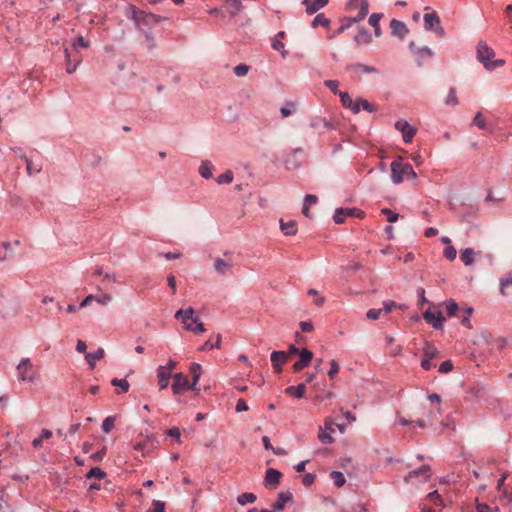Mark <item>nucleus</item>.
<instances>
[{
    "label": "nucleus",
    "mask_w": 512,
    "mask_h": 512,
    "mask_svg": "<svg viewBox=\"0 0 512 512\" xmlns=\"http://www.w3.org/2000/svg\"><path fill=\"white\" fill-rule=\"evenodd\" d=\"M431 468L429 465H423L420 468L410 471L405 477L404 481L412 485L427 482L431 477Z\"/></svg>",
    "instance_id": "nucleus-5"
},
{
    "label": "nucleus",
    "mask_w": 512,
    "mask_h": 512,
    "mask_svg": "<svg viewBox=\"0 0 512 512\" xmlns=\"http://www.w3.org/2000/svg\"><path fill=\"white\" fill-rule=\"evenodd\" d=\"M443 254L448 260L453 261L457 256V251L452 245H449L445 247Z\"/></svg>",
    "instance_id": "nucleus-58"
},
{
    "label": "nucleus",
    "mask_w": 512,
    "mask_h": 512,
    "mask_svg": "<svg viewBox=\"0 0 512 512\" xmlns=\"http://www.w3.org/2000/svg\"><path fill=\"white\" fill-rule=\"evenodd\" d=\"M325 86L327 88H329L334 94H338L339 95V90H338V87H339V82L337 80H326L324 82Z\"/></svg>",
    "instance_id": "nucleus-62"
},
{
    "label": "nucleus",
    "mask_w": 512,
    "mask_h": 512,
    "mask_svg": "<svg viewBox=\"0 0 512 512\" xmlns=\"http://www.w3.org/2000/svg\"><path fill=\"white\" fill-rule=\"evenodd\" d=\"M339 97H340V101H341L342 105L346 109H350V107H352V103H353L354 100L349 95V93H347V92H339Z\"/></svg>",
    "instance_id": "nucleus-50"
},
{
    "label": "nucleus",
    "mask_w": 512,
    "mask_h": 512,
    "mask_svg": "<svg viewBox=\"0 0 512 512\" xmlns=\"http://www.w3.org/2000/svg\"><path fill=\"white\" fill-rule=\"evenodd\" d=\"M354 41L357 44H369L372 41V37L366 29L361 28L357 35L354 37Z\"/></svg>",
    "instance_id": "nucleus-34"
},
{
    "label": "nucleus",
    "mask_w": 512,
    "mask_h": 512,
    "mask_svg": "<svg viewBox=\"0 0 512 512\" xmlns=\"http://www.w3.org/2000/svg\"><path fill=\"white\" fill-rule=\"evenodd\" d=\"M445 307H446L447 314L450 317L456 315V313L459 309L458 304L453 299H449V300L445 301Z\"/></svg>",
    "instance_id": "nucleus-47"
},
{
    "label": "nucleus",
    "mask_w": 512,
    "mask_h": 512,
    "mask_svg": "<svg viewBox=\"0 0 512 512\" xmlns=\"http://www.w3.org/2000/svg\"><path fill=\"white\" fill-rule=\"evenodd\" d=\"M394 128L402 135L404 143H411L417 133V128L405 119H399L394 123Z\"/></svg>",
    "instance_id": "nucleus-7"
},
{
    "label": "nucleus",
    "mask_w": 512,
    "mask_h": 512,
    "mask_svg": "<svg viewBox=\"0 0 512 512\" xmlns=\"http://www.w3.org/2000/svg\"><path fill=\"white\" fill-rule=\"evenodd\" d=\"M316 202H317V197L315 195L308 194L305 196L302 212L306 217H308V218L310 217L309 207L312 204H315Z\"/></svg>",
    "instance_id": "nucleus-38"
},
{
    "label": "nucleus",
    "mask_w": 512,
    "mask_h": 512,
    "mask_svg": "<svg viewBox=\"0 0 512 512\" xmlns=\"http://www.w3.org/2000/svg\"><path fill=\"white\" fill-rule=\"evenodd\" d=\"M280 228L281 231L287 236H293L297 233V223L293 220H289L287 222L281 220Z\"/></svg>",
    "instance_id": "nucleus-32"
},
{
    "label": "nucleus",
    "mask_w": 512,
    "mask_h": 512,
    "mask_svg": "<svg viewBox=\"0 0 512 512\" xmlns=\"http://www.w3.org/2000/svg\"><path fill=\"white\" fill-rule=\"evenodd\" d=\"M330 20L324 16L323 13L317 14L311 22V26L316 28L318 26H323L325 28L329 27Z\"/></svg>",
    "instance_id": "nucleus-36"
},
{
    "label": "nucleus",
    "mask_w": 512,
    "mask_h": 512,
    "mask_svg": "<svg viewBox=\"0 0 512 512\" xmlns=\"http://www.w3.org/2000/svg\"><path fill=\"white\" fill-rule=\"evenodd\" d=\"M221 340H222V336L221 334H217L216 335V341L215 342H212L210 340L206 341L201 347H200V351H207V350H212L214 348H217L219 349L221 347Z\"/></svg>",
    "instance_id": "nucleus-39"
},
{
    "label": "nucleus",
    "mask_w": 512,
    "mask_h": 512,
    "mask_svg": "<svg viewBox=\"0 0 512 512\" xmlns=\"http://www.w3.org/2000/svg\"><path fill=\"white\" fill-rule=\"evenodd\" d=\"M106 476V473L100 469L99 467H93L91 468L88 473L86 474V477L88 479H91V478H96V479H103L105 478Z\"/></svg>",
    "instance_id": "nucleus-43"
},
{
    "label": "nucleus",
    "mask_w": 512,
    "mask_h": 512,
    "mask_svg": "<svg viewBox=\"0 0 512 512\" xmlns=\"http://www.w3.org/2000/svg\"><path fill=\"white\" fill-rule=\"evenodd\" d=\"M232 262L225 260L223 258H216L214 260V270L219 275H225L231 268H232Z\"/></svg>",
    "instance_id": "nucleus-27"
},
{
    "label": "nucleus",
    "mask_w": 512,
    "mask_h": 512,
    "mask_svg": "<svg viewBox=\"0 0 512 512\" xmlns=\"http://www.w3.org/2000/svg\"><path fill=\"white\" fill-rule=\"evenodd\" d=\"M131 13L132 20L141 30H144L146 27H150L158 23L162 19L159 15L138 10L135 7H131Z\"/></svg>",
    "instance_id": "nucleus-4"
},
{
    "label": "nucleus",
    "mask_w": 512,
    "mask_h": 512,
    "mask_svg": "<svg viewBox=\"0 0 512 512\" xmlns=\"http://www.w3.org/2000/svg\"><path fill=\"white\" fill-rule=\"evenodd\" d=\"M423 352H424L426 358H429V359L434 358L438 353L437 348L428 343L425 344V347L423 348Z\"/></svg>",
    "instance_id": "nucleus-57"
},
{
    "label": "nucleus",
    "mask_w": 512,
    "mask_h": 512,
    "mask_svg": "<svg viewBox=\"0 0 512 512\" xmlns=\"http://www.w3.org/2000/svg\"><path fill=\"white\" fill-rule=\"evenodd\" d=\"M25 162H26V169L29 175L36 174L41 171V165L40 164H34L32 160L28 159L25 156H21Z\"/></svg>",
    "instance_id": "nucleus-41"
},
{
    "label": "nucleus",
    "mask_w": 512,
    "mask_h": 512,
    "mask_svg": "<svg viewBox=\"0 0 512 512\" xmlns=\"http://www.w3.org/2000/svg\"><path fill=\"white\" fill-rule=\"evenodd\" d=\"M477 252L472 248H465L461 251L460 258L465 266H471L474 263Z\"/></svg>",
    "instance_id": "nucleus-31"
},
{
    "label": "nucleus",
    "mask_w": 512,
    "mask_h": 512,
    "mask_svg": "<svg viewBox=\"0 0 512 512\" xmlns=\"http://www.w3.org/2000/svg\"><path fill=\"white\" fill-rule=\"evenodd\" d=\"M445 103L447 105H453V106L458 104V99L456 97V89L454 87H451L449 89Z\"/></svg>",
    "instance_id": "nucleus-56"
},
{
    "label": "nucleus",
    "mask_w": 512,
    "mask_h": 512,
    "mask_svg": "<svg viewBox=\"0 0 512 512\" xmlns=\"http://www.w3.org/2000/svg\"><path fill=\"white\" fill-rule=\"evenodd\" d=\"M158 385L160 390H164L168 387L171 378V373L168 372L163 366H158L156 370Z\"/></svg>",
    "instance_id": "nucleus-22"
},
{
    "label": "nucleus",
    "mask_w": 512,
    "mask_h": 512,
    "mask_svg": "<svg viewBox=\"0 0 512 512\" xmlns=\"http://www.w3.org/2000/svg\"><path fill=\"white\" fill-rule=\"evenodd\" d=\"M363 2L368 5V1L367 0H349L347 3H346V10L347 11H353L355 9H357L359 7V10L362 9L363 7Z\"/></svg>",
    "instance_id": "nucleus-46"
},
{
    "label": "nucleus",
    "mask_w": 512,
    "mask_h": 512,
    "mask_svg": "<svg viewBox=\"0 0 512 512\" xmlns=\"http://www.w3.org/2000/svg\"><path fill=\"white\" fill-rule=\"evenodd\" d=\"M453 369V363L450 360H446L442 362L439 366V372L440 373H448L452 371Z\"/></svg>",
    "instance_id": "nucleus-64"
},
{
    "label": "nucleus",
    "mask_w": 512,
    "mask_h": 512,
    "mask_svg": "<svg viewBox=\"0 0 512 512\" xmlns=\"http://www.w3.org/2000/svg\"><path fill=\"white\" fill-rule=\"evenodd\" d=\"M115 425V418L112 416L106 417L102 422V430L105 433H109Z\"/></svg>",
    "instance_id": "nucleus-53"
},
{
    "label": "nucleus",
    "mask_w": 512,
    "mask_h": 512,
    "mask_svg": "<svg viewBox=\"0 0 512 512\" xmlns=\"http://www.w3.org/2000/svg\"><path fill=\"white\" fill-rule=\"evenodd\" d=\"M312 359L313 353L308 348H302L299 353V360L293 365V371L300 372L310 364Z\"/></svg>",
    "instance_id": "nucleus-14"
},
{
    "label": "nucleus",
    "mask_w": 512,
    "mask_h": 512,
    "mask_svg": "<svg viewBox=\"0 0 512 512\" xmlns=\"http://www.w3.org/2000/svg\"><path fill=\"white\" fill-rule=\"evenodd\" d=\"M333 428H332V422L331 421H326L325 422V430L322 429L320 427V431L318 433V439L320 440V442H322L323 444H330L333 442V438L331 436V433L333 432Z\"/></svg>",
    "instance_id": "nucleus-23"
},
{
    "label": "nucleus",
    "mask_w": 512,
    "mask_h": 512,
    "mask_svg": "<svg viewBox=\"0 0 512 512\" xmlns=\"http://www.w3.org/2000/svg\"><path fill=\"white\" fill-rule=\"evenodd\" d=\"M234 179V174L231 170H226L223 174H220L216 178V182L219 185L230 184Z\"/></svg>",
    "instance_id": "nucleus-40"
},
{
    "label": "nucleus",
    "mask_w": 512,
    "mask_h": 512,
    "mask_svg": "<svg viewBox=\"0 0 512 512\" xmlns=\"http://www.w3.org/2000/svg\"><path fill=\"white\" fill-rule=\"evenodd\" d=\"M183 390H191V383L183 373H176L172 383V392L174 395H179Z\"/></svg>",
    "instance_id": "nucleus-11"
},
{
    "label": "nucleus",
    "mask_w": 512,
    "mask_h": 512,
    "mask_svg": "<svg viewBox=\"0 0 512 512\" xmlns=\"http://www.w3.org/2000/svg\"><path fill=\"white\" fill-rule=\"evenodd\" d=\"M293 499V495L290 491L280 492L278 494L277 500L273 503L272 508L276 512H282L287 503L291 502Z\"/></svg>",
    "instance_id": "nucleus-19"
},
{
    "label": "nucleus",
    "mask_w": 512,
    "mask_h": 512,
    "mask_svg": "<svg viewBox=\"0 0 512 512\" xmlns=\"http://www.w3.org/2000/svg\"><path fill=\"white\" fill-rule=\"evenodd\" d=\"M424 29L426 31H433L438 36H445V29L441 25V20L436 11L425 13L423 16Z\"/></svg>",
    "instance_id": "nucleus-6"
},
{
    "label": "nucleus",
    "mask_w": 512,
    "mask_h": 512,
    "mask_svg": "<svg viewBox=\"0 0 512 512\" xmlns=\"http://www.w3.org/2000/svg\"><path fill=\"white\" fill-rule=\"evenodd\" d=\"M16 371L18 379L23 382L34 383L39 377L30 358H22Z\"/></svg>",
    "instance_id": "nucleus-3"
},
{
    "label": "nucleus",
    "mask_w": 512,
    "mask_h": 512,
    "mask_svg": "<svg viewBox=\"0 0 512 512\" xmlns=\"http://www.w3.org/2000/svg\"><path fill=\"white\" fill-rule=\"evenodd\" d=\"M281 472L274 468H268L264 477V485L266 487L276 488L281 479Z\"/></svg>",
    "instance_id": "nucleus-16"
},
{
    "label": "nucleus",
    "mask_w": 512,
    "mask_h": 512,
    "mask_svg": "<svg viewBox=\"0 0 512 512\" xmlns=\"http://www.w3.org/2000/svg\"><path fill=\"white\" fill-rule=\"evenodd\" d=\"M476 52L477 59L484 65L485 68H487L491 62V59L495 56L494 50L488 46L486 42L480 41L477 44Z\"/></svg>",
    "instance_id": "nucleus-9"
},
{
    "label": "nucleus",
    "mask_w": 512,
    "mask_h": 512,
    "mask_svg": "<svg viewBox=\"0 0 512 512\" xmlns=\"http://www.w3.org/2000/svg\"><path fill=\"white\" fill-rule=\"evenodd\" d=\"M289 354L286 351H273L270 355V360L274 370L277 373L282 371L283 364L288 360Z\"/></svg>",
    "instance_id": "nucleus-15"
},
{
    "label": "nucleus",
    "mask_w": 512,
    "mask_h": 512,
    "mask_svg": "<svg viewBox=\"0 0 512 512\" xmlns=\"http://www.w3.org/2000/svg\"><path fill=\"white\" fill-rule=\"evenodd\" d=\"M198 171L201 177L210 179L213 175V165L210 161L204 160L201 162Z\"/></svg>",
    "instance_id": "nucleus-33"
},
{
    "label": "nucleus",
    "mask_w": 512,
    "mask_h": 512,
    "mask_svg": "<svg viewBox=\"0 0 512 512\" xmlns=\"http://www.w3.org/2000/svg\"><path fill=\"white\" fill-rule=\"evenodd\" d=\"M381 213L384 214L387 217V221L390 222V223L396 222L399 219V217H400V215L398 213L392 211L389 208H383L381 210Z\"/></svg>",
    "instance_id": "nucleus-52"
},
{
    "label": "nucleus",
    "mask_w": 512,
    "mask_h": 512,
    "mask_svg": "<svg viewBox=\"0 0 512 512\" xmlns=\"http://www.w3.org/2000/svg\"><path fill=\"white\" fill-rule=\"evenodd\" d=\"M424 320L429 323L434 329H442L445 318L441 312H433L426 310L423 313Z\"/></svg>",
    "instance_id": "nucleus-13"
},
{
    "label": "nucleus",
    "mask_w": 512,
    "mask_h": 512,
    "mask_svg": "<svg viewBox=\"0 0 512 512\" xmlns=\"http://www.w3.org/2000/svg\"><path fill=\"white\" fill-rule=\"evenodd\" d=\"M382 311V309H369L366 313V316L370 320H377L380 318Z\"/></svg>",
    "instance_id": "nucleus-63"
},
{
    "label": "nucleus",
    "mask_w": 512,
    "mask_h": 512,
    "mask_svg": "<svg viewBox=\"0 0 512 512\" xmlns=\"http://www.w3.org/2000/svg\"><path fill=\"white\" fill-rule=\"evenodd\" d=\"M250 70V66L247 65V64H239L237 66L234 67V74L237 76V77H244L248 74Z\"/></svg>",
    "instance_id": "nucleus-54"
},
{
    "label": "nucleus",
    "mask_w": 512,
    "mask_h": 512,
    "mask_svg": "<svg viewBox=\"0 0 512 512\" xmlns=\"http://www.w3.org/2000/svg\"><path fill=\"white\" fill-rule=\"evenodd\" d=\"M329 364H330V368H329L327 374H328L329 378L333 379L336 376V374L339 372L340 367H339L338 362L334 359L331 360Z\"/></svg>",
    "instance_id": "nucleus-59"
},
{
    "label": "nucleus",
    "mask_w": 512,
    "mask_h": 512,
    "mask_svg": "<svg viewBox=\"0 0 512 512\" xmlns=\"http://www.w3.org/2000/svg\"><path fill=\"white\" fill-rule=\"evenodd\" d=\"M296 111V103L293 101H286L285 104L280 108V114L282 118H287L294 114Z\"/></svg>",
    "instance_id": "nucleus-35"
},
{
    "label": "nucleus",
    "mask_w": 512,
    "mask_h": 512,
    "mask_svg": "<svg viewBox=\"0 0 512 512\" xmlns=\"http://www.w3.org/2000/svg\"><path fill=\"white\" fill-rule=\"evenodd\" d=\"M473 313V308L472 307H467L465 310H464V315L461 319V324L463 326H465L466 328L468 329H471L472 326H471V323H470V317Z\"/></svg>",
    "instance_id": "nucleus-48"
},
{
    "label": "nucleus",
    "mask_w": 512,
    "mask_h": 512,
    "mask_svg": "<svg viewBox=\"0 0 512 512\" xmlns=\"http://www.w3.org/2000/svg\"><path fill=\"white\" fill-rule=\"evenodd\" d=\"M175 318L184 324V328L195 334H202L205 332L203 323L198 315H196L193 307L187 309H180L176 311Z\"/></svg>",
    "instance_id": "nucleus-1"
},
{
    "label": "nucleus",
    "mask_w": 512,
    "mask_h": 512,
    "mask_svg": "<svg viewBox=\"0 0 512 512\" xmlns=\"http://www.w3.org/2000/svg\"><path fill=\"white\" fill-rule=\"evenodd\" d=\"M225 7L230 17H235L244 9L240 0H225Z\"/></svg>",
    "instance_id": "nucleus-25"
},
{
    "label": "nucleus",
    "mask_w": 512,
    "mask_h": 512,
    "mask_svg": "<svg viewBox=\"0 0 512 512\" xmlns=\"http://www.w3.org/2000/svg\"><path fill=\"white\" fill-rule=\"evenodd\" d=\"M157 441L154 436H147L143 441L137 442L133 445V449L142 453V456L147 455L156 448Z\"/></svg>",
    "instance_id": "nucleus-12"
},
{
    "label": "nucleus",
    "mask_w": 512,
    "mask_h": 512,
    "mask_svg": "<svg viewBox=\"0 0 512 512\" xmlns=\"http://www.w3.org/2000/svg\"><path fill=\"white\" fill-rule=\"evenodd\" d=\"M369 12V6L366 5L364 2H363V7L361 10H359L357 16L355 17H349V18H346L344 20V22L342 23V25L345 27V29H348L350 28L353 24L355 23H358L360 21H362L368 14Z\"/></svg>",
    "instance_id": "nucleus-21"
},
{
    "label": "nucleus",
    "mask_w": 512,
    "mask_h": 512,
    "mask_svg": "<svg viewBox=\"0 0 512 512\" xmlns=\"http://www.w3.org/2000/svg\"><path fill=\"white\" fill-rule=\"evenodd\" d=\"M390 167L391 180L396 185L402 183L405 178L413 180L417 178V174L412 166L409 163H404L403 158L400 156L392 161Z\"/></svg>",
    "instance_id": "nucleus-2"
},
{
    "label": "nucleus",
    "mask_w": 512,
    "mask_h": 512,
    "mask_svg": "<svg viewBox=\"0 0 512 512\" xmlns=\"http://www.w3.org/2000/svg\"><path fill=\"white\" fill-rule=\"evenodd\" d=\"M426 499L430 502H432L433 504L437 505V506H441V507H444L445 504L441 498V496L439 495L438 491H432L430 492Z\"/></svg>",
    "instance_id": "nucleus-44"
},
{
    "label": "nucleus",
    "mask_w": 512,
    "mask_h": 512,
    "mask_svg": "<svg viewBox=\"0 0 512 512\" xmlns=\"http://www.w3.org/2000/svg\"><path fill=\"white\" fill-rule=\"evenodd\" d=\"M473 124L479 129L484 130L487 128L486 120L481 112H477L473 118Z\"/></svg>",
    "instance_id": "nucleus-49"
},
{
    "label": "nucleus",
    "mask_w": 512,
    "mask_h": 512,
    "mask_svg": "<svg viewBox=\"0 0 512 512\" xmlns=\"http://www.w3.org/2000/svg\"><path fill=\"white\" fill-rule=\"evenodd\" d=\"M328 3L329 0H302V4L305 6V11L308 15L315 14Z\"/></svg>",
    "instance_id": "nucleus-18"
},
{
    "label": "nucleus",
    "mask_w": 512,
    "mask_h": 512,
    "mask_svg": "<svg viewBox=\"0 0 512 512\" xmlns=\"http://www.w3.org/2000/svg\"><path fill=\"white\" fill-rule=\"evenodd\" d=\"M499 289L502 296H512V270L500 279Z\"/></svg>",
    "instance_id": "nucleus-20"
},
{
    "label": "nucleus",
    "mask_w": 512,
    "mask_h": 512,
    "mask_svg": "<svg viewBox=\"0 0 512 512\" xmlns=\"http://www.w3.org/2000/svg\"><path fill=\"white\" fill-rule=\"evenodd\" d=\"M190 373L192 374V379H193V381L191 383V390H199L197 385H198V382L200 380L201 373H202L201 365L198 363H192L190 366Z\"/></svg>",
    "instance_id": "nucleus-28"
},
{
    "label": "nucleus",
    "mask_w": 512,
    "mask_h": 512,
    "mask_svg": "<svg viewBox=\"0 0 512 512\" xmlns=\"http://www.w3.org/2000/svg\"><path fill=\"white\" fill-rule=\"evenodd\" d=\"M111 384L113 386L120 387L122 392H124V393H126L130 387L129 382L126 379L114 378L111 380Z\"/></svg>",
    "instance_id": "nucleus-51"
},
{
    "label": "nucleus",
    "mask_w": 512,
    "mask_h": 512,
    "mask_svg": "<svg viewBox=\"0 0 512 512\" xmlns=\"http://www.w3.org/2000/svg\"><path fill=\"white\" fill-rule=\"evenodd\" d=\"M364 212L358 208H337L334 212L333 219L337 224L344 223L347 217L362 218Z\"/></svg>",
    "instance_id": "nucleus-8"
},
{
    "label": "nucleus",
    "mask_w": 512,
    "mask_h": 512,
    "mask_svg": "<svg viewBox=\"0 0 512 512\" xmlns=\"http://www.w3.org/2000/svg\"><path fill=\"white\" fill-rule=\"evenodd\" d=\"M272 47H273V49L279 51L281 53L282 57L287 56V51L285 50V45L280 39L274 38L272 41Z\"/></svg>",
    "instance_id": "nucleus-55"
},
{
    "label": "nucleus",
    "mask_w": 512,
    "mask_h": 512,
    "mask_svg": "<svg viewBox=\"0 0 512 512\" xmlns=\"http://www.w3.org/2000/svg\"><path fill=\"white\" fill-rule=\"evenodd\" d=\"M257 500V497L252 492H245L237 497L238 504L244 506L248 503H254Z\"/></svg>",
    "instance_id": "nucleus-37"
},
{
    "label": "nucleus",
    "mask_w": 512,
    "mask_h": 512,
    "mask_svg": "<svg viewBox=\"0 0 512 512\" xmlns=\"http://www.w3.org/2000/svg\"><path fill=\"white\" fill-rule=\"evenodd\" d=\"M66 72L72 74L76 71L82 62V57L77 53H72L67 47L64 48Z\"/></svg>",
    "instance_id": "nucleus-10"
},
{
    "label": "nucleus",
    "mask_w": 512,
    "mask_h": 512,
    "mask_svg": "<svg viewBox=\"0 0 512 512\" xmlns=\"http://www.w3.org/2000/svg\"><path fill=\"white\" fill-rule=\"evenodd\" d=\"M348 70L353 72L355 75H361L362 73H377L378 70L374 66H368L362 63L351 64L347 67Z\"/></svg>",
    "instance_id": "nucleus-24"
},
{
    "label": "nucleus",
    "mask_w": 512,
    "mask_h": 512,
    "mask_svg": "<svg viewBox=\"0 0 512 512\" xmlns=\"http://www.w3.org/2000/svg\"><path fill=\"white\" fill-rule=\"evenodd\" d=\"M71 46L74 50H77L78 48H88L90 46V42L85 40L83 36L79 35L72 42Z\"/></svg>",
    "instance_id": "nucleus-45"
},
{
    "label": "nucleus",
    "mask_w": 512,
    "mask_h": 512,
    "mask_svg": "<svg viewBox=\"0 0 512 512\" xmlns=\"http://www.w3.org/2000/svg\"><path fill=\"white\" fill-rule=\"evenodd\" d=\"M383 14L381 13H373L369 16V24L374 28L380 25V20L382 18Z\"/></svg>",
    "instance_id": "nucleus-61"
},
{
    "label": "nucleus",
    "mask_w": 512,
    "mask_h": 512,
    "mask_svg": "<svg viewBox=\"0 0 512 512\" xmlns=\"http://www.w3.org/2000/svg\"><path fill=\"white\" fill-rule=\"evenodd\" d=\"M95 301L101 305H107L112 301V296L108 293L95 295Z\"/></svg>",
    "instance_id": "nucleus-60"
},
{
    "label": "nucleus",
    "mask_w": 512,
    "mask_h": 512,
    "mask_svg": "<svg viewBox=\"0 0 512 512\" xmlns=\"http://www.w3.org/2000/svg\"><path fill=\"white\" fill-rule=\"evenodd\" d=\"M330 477L334 481L336 487H342L346 482L344 474L340 471L331 472Z\"/></svg>",
    "instance_id": "nucleus-42"
},
{
    "label": "nucleus",
    "mask_w": 512,
    "mask_h": 512,
    "mask_svg": "<svg viewBox=\"0 0 512 512\" xmlns=\"http://www.w3.org/2000/svg\"><path fill=\"white\" fill-rule=\"evenodd\" d=\"M434 56V52L427 46L415 49V59L418 66H422L426 58Z\"/></svg>",
    "instance_id": "nucleus-26"
},
{
    "label": "nucleus",
    "mask_w": 512,
    "mask_h": 512,
    "mask_svg": "<svg viewBox=\"0 0 512 512\" xmlns=\"http://www.w3.org/2000/svg\"><path fill=\"white\" fill-rule=\"evenodd\" d=\"M104 356V350L102 348H98L94 352L86 353L85 359L88 363L90 369H93L96 365V362L102 359Z\"/></svg>",
    "instance_id": "nucleus-29"
},
{
    "label": "nucleus",
    "mask_w": 512,
    "mask_h": 512,
    "mask_svg": "<svg viewBox=\"0 0 512 512\" xmlns=\"http://www.w3.org/2000/svg\"><path fill=\"white\" fill-rule=\"evenodd\" d=\"M305 390H306V387H305V384L303 383H300L296 386H289L285 389V393L294 397V398H297V399H301L304 397V394H305Z\"/></svg>",
    "instance_id": "nucleus-30"
},
{
    "label": "nucleus",
    "mask_w": 512,
    "mask_h": 512,
    "mask_svg": "<svg viewBox=\"0 0 512 512\" xmlns=\"http://www.w3.org/2000/svg\"><path fill=\"white\" fill-rule=\"evenodd\" d=\"M390 28L392 35L398 37L401 40H403L409 32L407 25L397 19H392L390 21Z\"/></svg>",
    "instance_id": "nucleus-17"
}]
</instances>
